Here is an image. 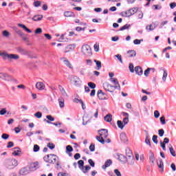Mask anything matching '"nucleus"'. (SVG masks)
<instances>
[{"label": "nucleus", "instance_id": "obj_1", "mask_svg": "<svg viewBox=\"0 0 176 176\" xmlns=\"http://www.w3.org/2000/svg\"><path fill=\"white\" fill-rule=\"evenodd\" d=\"M43 160L46 162V163H50L51 164H54V163H56V166H60L58 157L54 154L47 155L43 157Z\"/></svg>", "mask_w": 176, "mask_h": 176}, {"label": "nucleus", "instance_id": "obj_2", "mask_svg": "<svg viewBox=\"0 0 176 176\" xmlns=\"http://www.w3.org/2000/svg\"><path fill=\"white\" fill-rule=\"evenodd\" d=\"M6 167L7 168H14L17 167L19 162L16 161V159H8L5 162Z\"/></svg>", "mask_w": 176, "mask_h": 176}, {"label": "nucleus", "instance_id": "obj_3", "mask_svg": "<svg viewBox=\"0 0 176 176\" xmlns=\"http://www.w3.org/2000/svg\"><path fill=\"white\" fill-rule=\"evenodd\" d=\"M78 168H80V170H81V171H82V173H84V174H87V173H88L89 170L91 169V167H90V166L89 165L85 166V162L82 160H80L78 162Z\"/></svg>", "mask_w": 176, "mask_h": 176}, {"label": "nucleus", "instance_id": "obj_4", "mask_svg": "<svg viewBox=\"0 0 176 176\" xmlns=\"http://www.w3.org/2000/svg\"><path fill=\"white\" fill-rule=\"evenodd\" d=\"M16 50L17 53H19V54H21V56H27L30 58H32V56H31V52H30L27 49H25L22 47H17L16 48Z\"/></svg>", "mask_w": 176, "mask_h": 176}, {"label": "nucleus", "instance_id": "obj_5", "mask_svg": "<svg viewBox=\"0 0 176 176\" xmlns=\"http://www.w3.org/2000/svg\"><path fill=\"white\" fill-rule=\"evenodd\" d=\"M137 12H138V8H133L124 12H121V15L122 17H131V16H133V14H135Z\"/></svg>", "mask_w": 176, "mask_h": 176}, {"label": "nucleus", "instance_id": "obj_6", "mask_svg": "<svg viewBox=\"0 0 176 176\" xmlns=\"http://www.w3.org/2000/svg\"><path fill=\"white\" fill-rule=\"evenodd\" d=\"M1 56H2L3 60L8 58L9 60H19L20 56L18 54H8L6 52H3Z\"/></svg>", "mask_w": 176, "mask_h": 176}, {"label": "nucleus", "instance_id": "obj_7", "mask_svg": "<svg viewBox=\"0 0 176 176\" xmlns=\"http://www.w3.org/2000/svg\"><path fill=\"white\" fill-rule=\"evenodd\" d=\"M0 78L3 79V80H6L7 82H17L16 78H13L12 76L3 72H0Z\"/></svg>", "mask_w": 176, "mask_h": 176}, {"label": "nucleus", "instance_id": "obj_8", "mask_svg": "<svg viewBox=\"0 0 176 176\" xmlns=\"http://www.w3.org/2000/svg\"><path fill=\"white\" fill-rule=\"evenodd\" d=\"M82 53L84 54V56H90L93 54V52H91V47H90V45L86 44L82 45Z\"/></svg>", "mask_w": 176, "mask_h": 176}, {"label": "nucleus", "instance_id": "obj_9", "mask_svg": "<svg viewBox=\"0 0 176 176\" xmlns=\"http://www.w3.org/2000/svg\"><path fill=\"white\" fill-rule=\"evenodd\" d=\"M103 87L106 91H109V93H113V89H115L113 85L109 84V82H104L103 84Z\"/></svg>", "mask_w": 176, "mask_h": 176}, {"label": "nucleus", "instance_id": "obj_10", "mask_svg": "<svg viewBox=\"0 0 176 176\" xmlns=\"http://www.w3.org/2000/svg\"><path fill=\"white\" fill-rule=\"evenodd\" d=\"M99 137H102L103 138H108V129H102L98 131Z\"/></svg>", "mask_w": 176, "mask_h": 176}, {"label": "nucleus", "instance_id": "obj_11", "mask_svg": "<svg viewBox=\"0 0 176 176\" xmlns=\"http://www.w3.org/2000/svg\"><path fill=\"white\" fill-rule=\"evenodd\" d=\"M110 81L115 85L113 86L115 89H118V90H120V85L118 81V78H111Z\"/></svg>", "mask_w": 176, "mask_h": 176}, {"label": "nucleus", "instance_id": "obj_12", "mask_svg": "<svg viewBox=\"0 0 176 176\" xmlns=\"http://www.w3.org/2000/svg\"><path fill=\"white\" fill-rule=\"evenodd\" d=\"M118 160L123 163V164H126L127 163V157L124 156L123 154L118 155Z\"/></svg>", "mask_w": 176, "mask_h": 176}, {"label": "nucleus", "instance_id": "obj_13", "mask_svg": "<svg viewBox=\"0 0 176 176\" xmlns=\"http://www.w3.org/2000/svg\"><path fill=\"white\" fill-rule=\"evenodd\" d=\"M97 95L99 100H107V98H105V93L102 92V90L99 89L98 91Z\"/></svg>", "mask_w": 176, "mask_h": 176}, {"label": "nucleus", "instance_id": "obj_14", "mask_svg": "<svg viewBox=\"0 0 176 176\" xmlns=\"http://www.w3.org/2000/svg\"><path fill=\"white\" fill-rule=\"evenodd\" d=\"M158 168L161 169L162 173L164 171V163L163 162V160L160 159L157 162Z\"/></svg>", "mask_w": 176, "mask_h": 176}, {"label": "nucleus", "instance_id": "obj_15", "mask_svg": "<svg viewBox=\"0 0 176 176\" xmlns=\"http://www.w3.org/2000/svg\"><path fill=\"white\" fill-rule=\"evenodd\" d=\"M45 84L43 82H38L36 84V88L38 90H45Z\"/></svg>", "mask_w": 176, "mask_h": 176}, {"label": "nucleus", "instance_id": "obj_16", "mask_svg": "<svg viewBox=\"0 0 176 176\" xmlns=\"http://www.w3.org/2000/svg\"><path fill=\"white\" fill-rule=\"evenodd\" d=\"M135 72H136L137 75H138L139 76H141L144 74L142 68L140 66H136L135 67Z\"/></svg>", "mask_w": 176, "mask_h": 176}, {"label": "nucleus", "instance_id": "obj_17", "mask_svg": "<svg viewBox=\"0 0 176 176\" xmlns=\"http://www.w3.org/2000/svg\"><path fill=\"white\" fill-rule=\"evenodd\" d=\"M135 162V160L134 159V156L129 157L126 158V162L129 166L134 165Z\"/></svg>", "mask_w": 176, "mask_h": 176}, {"label": "nucleus", "instance_id": "obj_18", "mask_svg": "<svg viewBox=\"0 0 176 176\" xmlns=\"http://www.w3.org/2000/svg\"><path fill=\"white\" fill-rule=\"evenodd\" d=\"M18 27H20V28H23V30H24V31H25L26 32H28V34H31V32H32V31L28 29V28H27V26H25V25L24 24L18 23Z\"/></svg>", "mask_w": 176, "mask_h": 176}, {"label": "nucleus", "instance_id": "obj_19", "mask_svg": "<svg viewBox=\"0 0 176 176\" xmlns=\"http://www.w3.org/2000/svg\"><path fill=\"white\" fill-rule=\"evenodd\" d=\"M14 149L15 150L12 152V155L20 156V154L21 153V149H20L19 147H15Z\"/></svg>", "mask_w": 176, "mask_h": 176}, {"label": "nucleus", "instance_id": "obj_20", "mask_svg": "<svg viewBox=\"0 0 176 176\" xmlns=\"http://www.w3.org/2000/svg\"><path fill=\"white\" fill-rule=\"evenodd\" d=\"M63 63L65 65H66V67H68V68H69L70 69H74V67L72 66V64H71V62H69V60L63 58Z\"/></svg>", "mask_w": 176, "mask_h": 176}, {"label": "nucleus", "instance_id": "obj_21", "mask_svg": "<svg viewBox=\"0 0 176 176\" xmlns=\"http://www.w3.org/2000/svg\"><path fill=\"white\" fill-rule=\"evenodd\" d=\"M145 133H146L145 144H146L150 146H152V144H151V139H149V133H148L147 131H145Z\"/></svg>", "mask_w": 176, "mask_h": 176}, {"label": "nucleus", "instance_id": "obj_22", "mask_svg": "<svg viewBox=\"0 0 176 176\" xmlns=\"http://www.w3.org/2000/svg\"><path fill=\"white\" fill-rule=\"evenodd\" d=\"M71 81L74 83L75 86H78V83H79V78H78V76H72Z\"/></svg>", "mask_w": 176, "mask_h": 176}, {"label": "nucleus", "instance_id": "obj_23", "mask_svg": "<svg viewBox=\"0 0 176 176\" xmlns=\"http://www.w3.org/2000/svg\"><path fill=\"white\" fill-rule=\"evenodd\" d=\"M111 164H112V160H107L104 164L102 165V168H103V170H105V168L109 167V166H111Z\"/></svg>", "mask_w": 176, "mask_h": 176}, {"label": "nucleus", "instance_id": "obj_24", "mask_svg": "<svg viewBox=\"0 0 176 176\" xmlns=\"http://www.w3.org/2000/svg\"><path fill=\"white\" fill-rule=\"evenodd\" d=\"M137 56V52L135 50H129L127 52V57H135Z\"/></svg>", "mask_w": 176, "mask_h": 176}, {"label": "nucleus", "instance_id": "obj_25", "mask_svg": "<svg viewBox=\"0 0 176 176\" xmlns=\"http://www.w3.org/2000/svg\"><path fill=\"white\" fill-rule=\"evenodd\" d=\"M43 19V15H35L33 16V21H41Z\"/></svg>", "mask_w": 176, "mask_h": 176}, {"label": "nucleus", "instance_id": "obj_26", "mask_svg": "<svg viewBox=\"0 0 176 176\" xmlns=\"http://www.w3.org/2000/svg\"><path fill=\"white\" fill-rule=\"evenodd\" d=\"M120 137L122 142H127V136L126 135V133H122Z\"/></svg>", "mask_w": 176, "mask_h": 176}, {"label": "nucleus", "instance_id": "obj_27", "mask_svg": "<svg viewBox=\"0 0 176 176\" xmlns=\"http://www.w3.org/2000/svg\"><path fill=\"white\" fill-rule=\"evenodd\" d=\"M65 17H75V14L71 11L65 12Z\"/></svg>", "mask_w": 176, "mask_h": 176}, {"label": "nucleus", "instance_id": "obj_28", "mask_svg": "<svg viewBox=\"0 0 176 176\" xmlns=\"http://www.w3.org/2000/svg\"><path fill=\"white\" fill-rule=\"evenodd\" d=\"M104 139H105V138H102L101 136H96V140L98 141V142H100V144H102V145H104V144H105Z\"/></svg>", "mask_w": 176, "mask_h": 176}, {"label": "nucleus", "instance_id": "obj_29", "mask_svg": "<svg viewBox=\"0 0 176 176\" xmlns=\"http://www.w3.org/2000/svg\"><path fill=\"white\" fill-rule=\"evenodd\" d=\"M151 71H153V72H155V69L154 68H147L145 71H144V76H146V77L149 76V72H151Z\"/></svg>", "mask_w": 176, "mask_h": 176}, {"label": "nucleus", "instance_id": "obj_30", "mask_svg": "<svg viewBox=\"0 0 176 176\" xmlns=\"http://www.w3.org/2000/svg\"><path fill=\"white\" fill-rule=\"evenodd\" d=\"M104 120L105 122H112V116L111 113L107 114L106 116H104Z\"/></svg>", "mask_w": 176, "mask_h": 176}, {"label": "nucleus", "instance_id": "obj_31", "mask_svg": "<svg viewBox=\"0 0 176 176\" xmlns=\"http://www.w3.org/2000/svg\"><path fill=\"white\" fill-rule=\"evenodd\" d=\"M74 101L75 102H76V104H79V102H80L81 106H82V109H86V107H83V100H82L80 99H78V98H74Z\"/></svg>", "mask_w": 176, "mask_h": 176}, {"label": "nucleus", "instance_id": "obj_32", "mask_svg": "<svg viewBox=\"0 0 176 176\" xmlns=\"http://www.w3.org/2000/svg\"><path fill=\"white\" fill-rule=\"evenodd\" d=\"M117 125L119 127V129H121V130H123V128L124 127V124L121 120L117 121Z\"/></svg>", "mask_w": 176, "mask_h": 176}, {"label": "nucleus", "instance_id": "obj_33", "mask_svg": "<svg viewBox=\"0 0 176 176\" xmlns=\"http://www.w3.org/2000/svg\"><path fill=\"white\" fill-rule=\"evenodd\" d=\"M19 173L21 175H25L28 174V170H27V168H23L20 170Z\"/></svg>", "mask_w": 176, "mask_h": 176}, {"label": "nucleus", "instance_id": "obj_34", "mask_svg": "<svg viewBox=\"0 0 176 176\" xmlns=\"http://www.w3.org/2000/svg\"><path fill=\"white\" fill-rule=\"evenodd\" d=\"M169 152H170V155H172L174 157H175V156H176L175 151L174 150V148L171 145L169 147Z\"/></svg>", "mask_w": 176, "mask_h": 176}, {"label": "nucleus", "instance_id": "obj_35", "mask_svg": "<svg viewBox=\"0 0 176 176\" xmlns=\"http://www.w3.org/2000/svg\"><path fill=\"white\" fill-rule=\"evenodd\" d=\"M131 27L130 24H126L120 28V31H124V30H129Z\"/></svg>", "mask_w": 176, "mask_h": 176}, {"label": "nucleus", "instance_id": "obj_36", "mask_svg": "<svg viewBox=\"0 0 176 176\" xmlns=\"http://www.w3.org/2000/svg\"><path fill=\"white\" fill-rule=\"evenodd\" d=\"M126 155L127 156V157H131L134 155H133V152H131V150H130V148H128L126 150Z\"/></svg>", "mask_w": 176, "mask_h": 176}, {"label": "nucleus", "instance_id": "obj_37", "mask_svg": "<svg viewBox=\"0 0 176 176\" xmlns=\"http://www.w3.org/2000/svg\"><path fill=\"white\" fill-rule=\"evenodd\" d=\"M58 89H59L61 94H63V96H67V92L65 91V89H64V88L62 87L61 85H58Z\"/></svg>", "mask_w": 176, "mask_h": 176}, {"label": "nucleus", "instance_id": "obj_38", "mask_svg": "<svg viewBox=\"0 0 176 176\" xmlns=\"http://www.w3.org/2000/svg\"><path fill=\"white\" fill-rule=\"evenodd\" d=\"M155 28H156V27L152 24L147 25L146 27V30H147L148 31H153V30H155Z\"/></svg>", "mask_w": 176, "mask_h": 176}, {"label": "nucleus", "instance_id": "obj_39", "mask_svg": "<svg viewBox=\"0 0 176 176\" xmlns=\"http://www.w3.org/2000/svg\"><path fill=\"white\" fill-rule=\"evenodd\" d=\"M94 61L96 64V67H97L96 69H98V70L101 69V61L97 60L96 59Z\"/></svg>", "mask_w": 176, "mask_h": 176}, {"label": "nucleus", "instance_id": "obj_40", "mask_svg": "<svg viewBox=\"0 0 176 176\" xmlns=\"http://www.w3.org/2000/svg\"><path fill=\"white\" fill-rule=\"evenodd\" d=\"M163 71H164V74L162 76V80L163 82H166V79H167V76L168 74L167 73V71H166V69H164Z\"/></svg>", "mask_w": 176, "mask_h": 176}, {"label": "nucleus", "instance_id": "obj_41", "mask_svg": "<svg viewBox=\"0 0 176 176\" xmlns=\"http://www.w3.org/2000/svg\"><path fill=\"white\" fill-rule=\"evenodd\" d=\"M15 32L17 34V35H19V36H24L23 31L19 30L17 28H15Z\"/></svg>", "mask_w": 176, "mask_h": 176}, {"label": "nucleus", "instance_id": "obj_42", "mask_svg": "<svg viewBox=\"0 0 176 176\" xmlns=\"http://www.w3.org/2000/svg\"><path fill=\"white\" fill-rule=\"evenodd\" d=\"M73 151H74V148H72V146L67 145L66 146V153L73 152Z\"/></svg>", "mask_w": 176, "mask_h": 176}, {"label": "nucleus", "instance_id": "obj_43", "mask_svg": "<svg viewBox=\"0 0 176 176\" xmlns=\"http://www.w3.org/2000/svg\"><path fill=\"white\" fill-rule=\"evenodd\" d=\"M58 102H59V107L60 108H64V107H65L64 99L59 98L58 99Z\"/></svg>", "mask_w": 176, "mask_h": 176}, {"label": "nucleus", "instance_id": "obj_44", "mask_svg": "<svg viewBox=\"0 0 176 176\" xmlns=\"http://www.w3.org/2000/svg\"><path fill=\"white\" fill-rule=\"evenodd\" d=\"M37 167H38V162L32 163L30 165V168H32V170H36Z\"/></svg>", "mask_w": 176, "mask_h": 176}, {"label": "nucleus", "instance_id": "obj_45", "mask_svg": "<svg viewBox=\"0 0 176 176\" xmlns=\"http://www.w3.org/2000/svg\"><path fill=\"white\" fill-rule=\"evenodd\" d=\"M152 140L154 144H157L159 143V141L157 140V135H153Z\"/></svg>", "mask_w": 176, "mask_h": 176}, {"label": "nucleus", "instance_id": "obj_46", "mask_svg": "<svg viewBox=\"0 0 176 176\" xmlns=\"http://www.w3.org/2000/svg\"><path fill=\"white\" fill-rule=\"evenodd\" d=\"M160 123L161 124H166V117H164V116H162V117H160Z\"/></svg>", "mask_w": 176, "mask_h": 176}, {"label": "nucleus", "instance_id": "obj_47", "mask_svg": "<svg viewBox=\"0 0 176 176\" xmlns=\"http://www.w3.org/2000/svg\"><path fill=\"white\" fill-rule=\"evenodd\" d=\"M144 41V39H135L133 41V43L134 45H141V42H142Z\"/></svg>", "mask_w": 176, "mask_h": 176}, {"label": "nucleus", "instance_id": "obj_48", "mask_svg": "<svg viewBox=\"0 0 176 176\" xmlns=\"http://www.w3.org/2000/svg\"><path fill=\"white\" fill-rule=\"evenodd\" d=\"M149 159H150V162H151V163H155V154H153V153H151L150 157H149Z\"/></svg>", "mask_w": 176, "mask_h": 176}, {"label": "nucleus", "instance_id": "obj_49", "mask_svg": "<svg viewBox=\"0 0 176 176\" xmlns=\"http://www.w3.org/2000/svg\"><path fill=\"white\" fill-rule=\"evenodd\" d=\"M89 151H91V152H94L96 151V145L94 144H91L89 146Z\"/></svg>", "mask_w": 176, "mask_h": 176}, {"label": "nucleus", "instance_id": "obj_50", "mask_svg": "<svg viewBox=\"0 0 176 176\" xmlns=\"http://www.w3.org/2000/svg\"><path fill=\"white\" fill-rule=\"evenodd\" d=\"M39 149H41V148L39 147V146L38 144L34 145V148H33L34 152H39Z\"/></svg>", "mask_w": 176, "mask_h": 176}, {"label": "nucleus", "instance_id": "obj_51", "mask_svg": "<svg viewBox=\"0 0 176 176\" xmlns=\"http://www.w3.org/2000/svg\"><path fill=\"white\" fill-rule=\"evenodd\" d=\"M88 86L90 87V89H96V84L94 82H88Z\"/></svg>", "mask_w": 176, "mask_h": 176}, {"label": "nucleus", "instance_id": "obj_52", "mask_svg": "<svg viewBox=\"0 0 176 176\" xmlns=\"http://www.w3.org/2000/svg\"><path fill=\"white\" fill-rule=\"evenodd\" d=\"M34 116L38 119H41V118H42V113H41V111H38L36 113H34Z\"/></svg>", "mask_w": 176, "mask_h": 176}, {"label": "nucleus", "instance_id": "obj_53", "mask_svg": "<svg viewBox=\"0 0 176 176\" xmlns=\"http://www.w3.org/2000/svg\"><path fill=\"white\" fill-rule=\"evenodd\" d=\"M129 71L130 72H131L132 74L134 72L135 69H134V65H133V63H129Z\"/></svg>", "mask_w": 176, "mask_h": 176}, {"label": "nucleus", "instance_id": "obj_54", "mask_svg": "<svg viewBox=\"0 0 176 176\" xmlns=\"http://www.w3.org/2000/svg\"><path fill=\"white\" fill-rule=\"evenodd\" d=\"M116 58H118V60L120 61V63L121 64H123V60L122 59V55L117 54V55H116Z\"/></svg>", "mask_w": 176, "mask_h": 176}, {"label": "nucleus", "instance_id": "obj_55", "mask_svg": "<svg viewBox=\"0 0 176 176\" xmlns=\"http://www.w3.org/2000/svg\"><path fill=\"white\" fill-rule=\"evenodd\" d=\"M47 146V148H50V149H54V148H56V146L53 143H48Z\"/></svg>", "mask_w": 176, "mask_h": 176}, {"label": "nucleus", "instance_id": "obj_56", "mask_svg": "<svg viewBox=\"0 0 176 176\" xmlns=\"http://www.w3.org/2000/svg\"><path fill=\"white\" fill-rule=\"evenodd\" d=\"M41 1H36L34 2V6H35V8H39V6H41Z\"/></svg>", "mask_w": 176, "mask_h": 176}, {"label": "nucleus", "instance_id": "obj_57", "mask_svg": "<svg viewBox=\"0 0 176 176\" xmlns=\"http://www.w3.org/2000/svg\"><path fill=\"white\" fill-rule=\"evenodd\" d=\"M88 163L90 164L91 167H94V166H96V163L91 159L88 160Z\"/></svg>", "mask_w": 176, "mask_h": 176}, {"label": "nucleus", "instance_id": "obj_58", "mask_svg": "<svg viewBox=\"0 0 176 176\" xmlns=\"http://www.w3.org/2000/svg\"><path fill=\"white\" fill-rule=\"evenodd\" d=\"M9 134L8 133H3L2 135H1V138L3 140H8L9 138Z\"/></svg>", "mask_w": 176, "mask_h": 176}, {"label": "nucleus", "instance_id": "obj_59", "mask_svg": "<svg viewBox=\"0 0 176 176\" xmlns=\"http://www.w3.org/2000/svg\"><path fill=\"white\" fill-rule=\"evenodd\" d=\"M137 14H138V19H142V17H144V13L142 12V11H138L137 12Z\"/></svg>", "mask_w": 176, "mask_h": 176}, {"label": "nucleus", "instance_id": "obj_60", "mask_svg": "<svg viewBox=\"0 0 176 176\" xmlns=\"http://www.w3.org/2000/svg\"><path fill=\"white\" fill-rule=\"evenodd\" d=\"M46 118L50 120V122H54V118L51 115H48L46 116Z\"/></svg>", "mask_w": 176, "mask_h": 176}, {"label": "nucleus", "instance_id": "obj_61", "mask_svg": "<svg viewBox=\"0 0 176 176\" xmlns=\"http://www.w3.org/2000/svg\"><path fill=\"white\" fill-rule=\"evenodd\" d=\"M154 116H155V119H157L159 118V116H160V113L159 112V111L155 110L154 111Z\"/></svg>", "mask_w": 176, "mask_h": 176}, {"label": "nucleus", "instance_id": "obj_62", "mask_svg": "<svg viewBox=\"0 0 176 176\" xmlns=\"http://www.w3.org/2000/svg\"><path fill=\"white\" fill-rule=\"evenodd\" d=\"M158 134L160 137H163V135H164V129H160L158 131Z\"/></svg>", "mask_w": 176, "mask_h": 176}, {"label": "nucleus", "instance_id": "obj_63", "mask_svg": "<svg viewBox=\"0 0 176 176\" xmlns=\"http://www.w3.org/2000/svg\"><path fill=\"white\" fill-rule=\"evenodd\" d=\"M122 123L126 126L129 123V117H126L123 119Z\"/></svg>", "mask_w": 176, "mask_h": 176}, {"label": "nucleus", "instance_id": "obj_64", "mask_svg": "<svg viewBox=\"0 0 176 176\" xmlns=\"http://www.w3.org/2000/svg\"><path fill=\"white\" fill-rule=\"evenodd\" d=\"M6 112H8V111H6V108L1 109V110H0V115L3 116Z\"/></svg>", "mask_w": 176, "mask_h": 176}]
</instances>
